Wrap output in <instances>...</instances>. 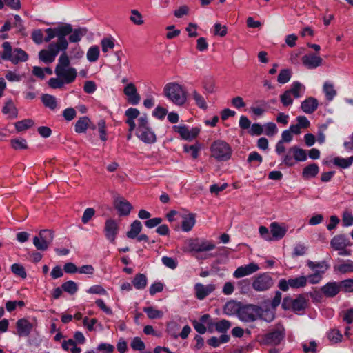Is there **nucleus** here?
<instances>
[{
	"instance_id": "a19ab883",
	"label": "nucleus",
	"mask_w": 353,
	"mask_h": 353,
	"mask_svg": "<svg viewBox=\"0 0 353 353\" xmlns=\"http://www.w3.org/2000/svg\"><path fill=\"white\" fill-rule=\"evenodd\" d=\"M307 278L305 276H301L290 279V286L292 288H303L307 285Z\"/></svg>"
},
{
	"instance_id": "c756f323",
	"label": "nucleus",
	"mask_w": 353,
	"mask_h": 353,
	"mask_svg": "<svg viewBox=\"0 0 353 353\" xmlns=\"http://www.w3.org/2000/svg\"><path fill=\"white\" fill-rule=\"evenodd\" d=\"M288 92L295 99L300 98L304 94L305 87L299 81H294L292 83L290 89L288 90Z\"/></svg>"
},
{
	"instance_id": "cd10ccee",
	"label": "nucleus",
	"mask_w": 353,
	"mask_h": 353,
	"mask_svg": "<svg viewBox=\"0 0 353 353\" xmlns=\"http://www.w3.org/2000/svg\"><path fill=\"white\" fill-rule=\"evenodd\" d=\"M270 231L272 240L281 239L286 233V230L280 226L276 222H273L270 224Z\"/></svg>"
},
{
	"instance_id": "69168bd1",
	"label": "nucleus",
	"mask_w": 353,
	"mask_h": 353,
	"mask_svg": "<svg viewBox=\"0 0 353 353\" xmlns=\"http://www.w3.org/2000/svg\"><path fill=\"white\" fill-rule=\"evenodd\" d=\"M130 346L134 350L142 351L145 349V343L139 337H134L132 339Z\"/></svg>"
},
{
	"instance_id": "ddd939ff",
	"label": "nucleus",
	"mask_w": 353,
	"mask_h": 353,
	"mask_svg": "<svg viewBox=\"0 0 353 353\" xmlns=\"http://www.w3.org/2000/svg\"><path fill=\"white\" fill-rule=\"evenodd\" d=\"M188 246L191 251L196 252L210 251L215 248V245L212 242L200 239L190 240Z\"/></svg>"
},
{
	"instance_id": "864d4df0",
	"label": "nucleus",
	"mask_w": 353,
	"mask_h": 353,
	"mask_svg": "<svg viewBox=\"0 0 353 353\" xmlns=\"http://www.w3.org/2000/svg\"><path fill=\"white\" fill-rule=\"evenodd\" d=\"M216 330L219 333H225L231 327V323L226 320L222 319L214 323Z\"/></svg>"
},
{
	"instance_id": "8fccbe9b",
	"label": "nucleus",
	"mask_w": 353,
	"mask_h": 353,
	"mask_svg": "<svg viewBox=\"0 0 353 353\" xmlns=\"http://www.w3.org/2000/svg\"><path fill=\"white\" fill-rule=\"evenodd\" d=\"M203 88L208 94H212L216 90V85L214 80L211 77L205 78L203 81Z\"/></svg>"
},
{
	"instance_id": "774afa93",
	"label": "nucleus",
	"mask_w": 353,
	"mask_h": 353,
	"mask_svg": "<svg viewBox=\"0 0 353 353\" xmlns=\"http://www.w3.org/2000/svg\"><path fill=\"white\" fill-rule=\"evenodd\" d=\"M265 134L268 137H272L278 132L276 124L273 122H269L265 124Z\"/></svg>"
},
{
	"instance_id": "3c124183",
	"label": "nucleus",
	"mask_w": 353,
	"mask_h": 353,
	"mask_svg": "<svg viewBox=\"0 0 353 353\" xmlns=\"http://www.w3.org/2000/svg\"><path fill=\"white\" fill-rule=\"evenodd\" d=\"M34 125V121L32 119H23L17 121L14 123L15 128L18 132L24 131Z\"/></svg>"
},
{
	"instance_id": "f257e3e1",
	"label": "nucleus",
	"mask_w": 353,
	"mask_h": 353,
	"mask_svg": "<svg viewBox=\"0 0 353 353\" xmlns=\"http://www.w3.org/2000/svg\"><path fill=\"white\" fill-rule=\"evenodd\" d=\"M70 58L66 52H63L58 59V63L55 67L54 72L57 77L63 79L66 84L74 82L77 76V70L71 67Z\"/></svg>"
},
{
	"instance_id": "b1692460",
	"label": "nucleus",
	"mask_w": 353,
	"mask_h": 353,
	"mask_svg": "<svg viewBox=\"0 0 353 353\" xmlns=\"http://www.w3.org/2000/svg\"><path fill=\"white\" fill-rule=\"evenodd\" d=\"M341 290L340 283L329 282L321 288V292L327 297H334Z\"/></svg>"
},
{
	"instance_id": "13d9d810",
	"label": "nucleus",
	"mask_w": 353,
	"mask_h": 353,
	"mask_svg": "<svg viewBox=\"0 0 353 353\" xmlns=\"http://www.w3.org/2000/svg\"><path fill=\"white\" fill-rule=\"evenodd\" d=\"M12 272L17 276L25 279L27 276V274L24 267L19 263H14L11 266Z\"/></svg>"
},
{
	"instance_id": "9b49d317",
	"label": "nucleus",
	"mask_w": 353,
	"mask_h": 353,
	"mask_svg": "<svg viewBox=\"0 0 353 353\" xmlns=\"http://www.w3.org/2000/svg\"><path fill=\"white\" fill-rule=\"evenodd\" d=\"M274 284L272 278L268 274H260L253 279L252 286L257 292L269 290Z\"/></svg>"
},
{
	"instance_id": "f3484780",
	"label": "nucleus",
	"mask_w": 353,
	"mask_h": 353,
	"mask_svg": "<svg viewBox=\"0 0 353 353\" xmlns=\"http://www.w3.org/2000/svg\"><path fill=\"white\" fill-rule=\"evenodd\" d=\"M259 270V267L256 263H250L245 265H242L234 272L233 276L239 279L245 276L250 275Z\"/></svg>"
},
{
	"instance_id": "49530a36",
	"label": "nucleus",
	"mask_w": 353,
	"mask_h": 353,
	"mask_svg": "<svg viewBox=\"0 0 353 353\" xmlns=\"http://www.w3.org/2000/svg\"><path fill=\"white\" fill-rule=\"evenodd\" d=\"M41 101L45 106L54 110L57 107V100L54 96L50 94H43L41 97Z\"/></svg>"
},
{
	"instance_id": "393cba45",
	"label": "nucleus",
	"mask_w": 353,
	"mask_h": 353,
	"mask_svg": "<svg viewBox=\"0 0 353 353\" xmlns=\"http://www.w3.org/2000/svg\"><path fill=\"white\" fill-rule=\"evenodd\" d=\"M319 103L316 99L308 97L301 105V110L306 114L313 113L318 108Z\"/></svg>"
},
{
	"instance_id": "9d476101",
	"label": "nucleus",
	"mask_w": 353,
	"mask_h": 353,
	"mask_svg": "<svg viewBox=\"0 0 353 353\" xmlns=\"http://www.w3.org/2000/svg\"><path fill=\"white\" fill-rule=\"evenodd\" d=\"M260 311L261 307L257 305L251 304L241 305L238 317L244 322H253L257 319Z\"/></svg>"
},
{
	"instance_id": "72a5a7b5",
	"label": "nucleus",
	"mask_w": 353,
	"mask_h": 353,
	"mask_svg": "<svg viewBox=\"0 0 353 353\" xmlns=\"http://www.w3.org/2000/svg\"><path fill=\"white\" fill-rule=\"evenodd\" d=\"M148 283L147 277L143 274H137L132 281V284L137 290L144 289Z\"/></svg>"
},
{
	"instance_id": "4be33fe9",
	"label": "nucleus",
	"mask_w": 353,
	"mask_h": 353,
	"mask_svg": "<svg viewBox=\"0 0 353 353\" xmlns=\"http://www.w3.org/2000/svg\"><path fill=\"white\" fill-rule=\"evenodd\" d=\"M136 135L145 143H153L156 141V135L150 127L145 128L144 130H137Z\"/></svg>"
},
{
	"instance_id": "c03bdc74",
	"label": "nucleus",
	"mask_w": 353,
	"mask_h": 353,
	"mask_svg": "<svg viewBox=\"0 0 353 353\" xmlns=\"http://www.w3.org/2000/svg\"><path fill=\"white\" fill-rule=\"evenodd\" d=\"M100 50L97 46H92L88 48L86 57L90 62H96L99 57Z\"/></svg>"
},
{
	"instance_id": "052dcab7",
	"label": "nucleus",
	"mask_w": 353,
	"mask_h": 353,
	"mask_svg": "<svg viewBox=\"0 0 353 353\" xmlns=\"http://www.w3.org/2000/svg\"><path fill=\"white\" fill-rule=\"evenodd\" d=\"M101 45L102 48V51L103 52H107L109 50H112L114 47V42L112 38H103L101 41Z\"/></svg>"
},
{
	"instance_id": "6e6d98bb",
	"label": "nucleus",
	"mask_w": 353,
	"mask_h": 353,
	"mask_svg": "<svg viewBox=\"0 0 353 353\" xmlns=\"http://www.w3.org/2000/svg\"><path fill=\"white\" fill-rule=\"evenodd\" d=\"M301 346L305 353L317 352V343L315 341H305L301 343Z\"/></svg>"
},
{
	"instance_id": "39448f33",
	"label": "nucleus",
	"mask_w": 353,
	"mask_h": 353,
	"mask_svg": "<svg viewBox=\"0 0 353 353\" xmlns=\"http://www.w3.org/2000/svg\"><path fill=\"white\" fill-rule=\"evenodd\" d=\"M44 31L47 34V36L44 38L45 42H49L57 37L58 38L57 41L56 42H52L51 43H55L63 48H68V41L65 37L68 31L67 28H63V25L53 28H48Z\"/></svg>"
},
{
	"instance_id": "aec40b11",
	"label": "nucleus",
	"mask_w": 353,
	"mask_h": 353,
	"mask_svg": "<svg viewBox=\"0 0 353 353\" xmlns=\"http://www.w3.org/2000/svg\"><path fill=\"white\" fill-rule=\"evenodd\" d=\"M194 290L196 297L199 300H203L215 290V285L213 284L204 285L198 283L195 284Z\"/></svg>"
},
{
	"instance_id": "dca6fc26",
	"label": "nucleus",
	"mask_w": 353,
	"mask_h": 353,
	"mask_svg": "<svg viewBox=\"0 0 353 353\" xmlns=\"http://www.w3.org/2000/svg\"><path fill=\"white\" fill-rule=\"evenodd\" d=\"M352 245L349 238L343 234L335 235L330 241V246L334 250H341Z\"/></svg>"
},
{
	"instance_id": "680f3d73",
	"label": "nucleus",
	"mask_w": 353,
	"mask_h": 353,
	"mask_svg": "<svg viewBox=\"0 0 353 353\" xmlns=\"http://www.w3.org/2000/svg\"><path fill=\"white\" fill-rule=\"evenodd\" d=\"M65 84L66 83L58 77L50 78L48 81L49 86L53 89L62 88Z\"/></svg>"
},
{
	"instance_id": "1a4fd4ad",
	"label": "nucleus",
	"mask_w": 353,
	"mask_h": 353,
	"mask_svg": "<svg viewBox=\"0 0 353 353\" xmlns=\"http://www.w3.org/2000/svg\"><path fill=\"white\" fill-rule=\"evenodd\" d=\"M68 48H63L55 43H50L47 50H41L39 52V59L45 63H51L60 52H65Z\"/></svg>"
},
{
	"instance_id": "412c9836",
	"label": "nucleus",
	"mask_w": 353,
	"mask_h": 353,
	"mask_svg": "<svg viewBox=\"0 0 353 353\" xmlns=\"http://www.w3.org/2000/svg\"><path fill=\"white\" fill-rule=\"evenodd\" d=\"M17 334L19 336H28L33 327L32 324L26 319H20L16 323Z\"/></svg>"
},
{
	"instance_id": "58836bf2",
	"label": "nucleus",
	"mask_w": 353,
	"mask_h": 353,
	"mask_svg": "<svg viewBox=\"0 0 353 353\" xmlns=\"http://www.w3.org/2000/svg\"><path fill=\"white\" fill-rule=\"evenodd\" d=\"M334 270L336 272H339L341 274H346L349 272H353V261L350 260H347L341 263V264H339L337 265H335L334 267Z\"/></svg>"
},
{
	"instance_id": "e2e57ef3",
	"label": "nucleus",
	"mask_w": 353,
	"mask_h": 353,
	"mask_svg": "<svg viewBox=\"0 0 353 353\" xmlns=\"http://www.w3.org/2000/svg\"><path fill=\"white\" fill-rule=\"evenodd\" d=\"M341 290L346 293L353 292V279H348L341 281Z\"/></svg>"
},
{
	"instance_id": "7ed1b4c3",
	"label": "nucleus",
	"mask_w": 353,
	"mask_h": 353,
	"mask_svg": "<svg viewBox=\"0 0 353 353\" xmlns=\"http://www.w3.org/2000/svg\"><path fill=\"white\" fill-rule=\"evenodd\" d=\"M211 157L218 161H227L232 157L231 146L225 141L216 140L210 146Z\"/></svg>"
},
{
	"instance_id": "ea45409f",
	"label": "nucleus",
	"mask_w": 353,
	"mask_h": 353,
	"mask_svg": "<svg viewBox=\"0 0 353 353\" xmlns=\"http://www.w3.org/2000/svg\"><path fill=\"white\" fill-rule=\"evenodd\" d=\"M191 96L194 100L196 105L201 109L206 110L208 105L203 95L198 92L196 90L192 91Z\"/></svg>"
},
{
	"instance_id": "603ef678",
	"label": "nucleus",
	"mask_w": 353,
	"mask_h": 353,
	"mask_svg": "<svg viewBox=\"0 0 353 353\" xmlns=\"http://www.w3.org/2000/svg\"><path fill=\"white\" fill-rule=\"evenodd\" d=\"M61 288L70 294H74L78 290V285L73 281H68L61 285Z\"/></svg>"
},
{
	"instance_id": "4468645a",
	"label": "nucleus",
	"mask_w": 353,
	"mask_h": 353,
	"mask_svg": "<svg viewBox=\"0 0 353 353\" xmlns=\"http://www.w3.org/2000/svg\"><path fill=\"white\" fill-rule=\"evenodd\" d=\"M63 28L68 29V32L66 34V36L69 35L68 40L70 43L79 42L82 37L88 32L87 28L79 27L78 28L73 29L72 25L70 23L63 24Z\"/></svg>"
},
{
	"instance_id": "09e8293b",
	"label": "nucleus",
	"mask_w": 353,
	"mask_h": 353,
	"mask_svg": "<svg viewBox=\"0 0 353 353\" xmlns=\"http://www.w3.org/2000/svg\"><path fill=\"white\" fill-rule=\"evenodd\" d=\"M62 347L65 350H70L72 353H80L81 350L80 347L77 346L75 341L72 339L63 341Z\"/></svg>"
},
{
	"instance_id": "4d7b16f0",
	"label": "nucleus",
	"mask_w": 353,
	"mask_h": 353,
	"mask_svg": "<svg viewBox=\"0 0 353 353\" xmlns=\"http://www.w3.org/2000/svg\"><path fill=\"white\" fill-rule=\"evenodd\" d=\"M10 144L14 150L27 149V142L23 138L12 139L10 140Z\"/></svg>"
},
{
	"instance_id": "c85d7f7f",
	"label": "nucleus",
	"mask_w": 353,
	"mask_h": 353,
	"mask_svg": "<svg viewBox=\"0 0 353 353\" xmlns=\"http://www.w3.org/2000/svg\"><path fill=\"white\" fill-rule=\"evenodd\" d=\"M333 164L340 168L346 169L350 168L353 163V156L347 158H343L341 157H334L332 159Z\"/></svg>"
},
{
	"instance_id": "338daca9",
	"label": "nucleus",
	"mask_w": 353,
	"mask_h": 353,
	"mask_svg": "<svg viewBox=\"0 0 353 353\" xmlns=\"http://www.w3.org/2000/svg\"><path fill=\"white\" fill-rule=\"evenodd\" d=\"M31 38L36 44H41L44 41L43 32L41 29L33 30L31 34Z\"/></svg>"
},
{
	"instance_id": "5fc2aeb1",
	"label": "nucleus",
	"mask_w": 353,
	"mask_h": 353,
	"mask_svg": "<svg viewBox=\"0 0 353 353\" xmlns=\"http://www.w3.org/2000/svg\"><path fill=\"white\" fill-rule=\"evenodd\" d=\"M292 72L290 70L283 69L280 71L278 75L277 81L279 83L281 84L286 83L290 80Z\"/></svg>"
},
{
	"instance_id": "f704fd0d",
	"label": "nucleus",
	"mask_w": 353,
	"mask_h": 353,
	"mask_svg": "<svg viewBox=\"0 0 353 353\" xmlns=\"http://www.w3.org/2000/svg\"><path fill=\"white\" fill-rule=\"evenodd\" d=\"M90 123V120L88 117H81L75 123L74 130L77 133L85 132Z\"/></svg>"
},
{
	"instance_id": "423d86ee",
	"label": "nucleus",
	"mask_w": 353,
	"mask_h": 353,
	"mask_svg": "<svg viewBox=\"0 0 353 353\" xmlns=\"http://www.w3.org/2000/svg\"><path fill=\"white\" fill-rule=\"evenodd\" d=\"M285 336V329L283 325L278 324L269 332L263 335L262 343L268 345H277Z\"/></svg>"
},
{
	"instance_id": "a211bd4d",
	"label": "nucleus",
	"mask_w": 353,
	"mask_h": 353,
	"mask_svg": "<svg viewBox=\"0 0 353 353\" xmlns=\"http://www.w3.org/2000/svg\"><path fill=\"white\" fill-rule=\"evenodd\" d=\"M302 62L307 69H314L322 65L323 59L321 57L311 53L303 56Z\"/></svg>"
},
{
	"instance_id": "473e14b6",
	"label": "nucleus",
	"mask_w": 353,
	"mask_h": 353,
	"mask_svg": "<svg viewBox=\"0 0 353 353\" xmlns=\"http://www.w3.org/2000/svg\"><path fill=\"white\" fill-rule=\"evenodd\" d=\"M323 91L327 101H331L336 96V90L334 89V84L331 82L326 81L323 86Z\"/></svg>"
},
{
	"instance_id": "4c0bfd02",
	"label": "nucleus",
	"mask_w": 353,
	"mask_h": 353,
	"mask_svg": "<svg viewBox=\"0 0 353 353\" xmlns=\"http://www.w3.org/2000/svg\"><path fill=\"white\" fill-rule=\"evenodd\" d=\"M2 112L4 114H8L10 119L17 117V110L12 100H8L6 102L5 105L3 107Z\"/></svg>"
},
{
	"instance_id": "c9c22d12",
	"label": "nucleus",
	"mask_w": 353,
	"mask_h": 353,
	"mask_svg": "<svg viewBox=\"0 0 353 353\" xmlns=\"http://www.w3.org/2000/svg\"><path fill=\"white\" fill-rule=\"evenodd\" d=\"M319 171V168L318 165L312 163L303 168L302 174L305 179L313 178L318 174Z\"/></svg>"
},
{
	"instance_id": "e433bc0d",
	"label": "nucleus",
	"mask_w": 353,
	"mask_h": 353,
	"mask_svg": "<svg viewBox=\"0 0 353 353\" xmlns=\"http://www.w3.org/2000/svg\"><path fill=\"white\" fill-rule=\"evenodd\" d=\"M141 223L138 220H135L131 223L130 230L127 232L126 236L129 239H134L141 232Z\"/></svg>"
},
{
	"instance_id": "2eb2a0df",
	"label": "nucleus",
	"mask_w": 353,
	"mask_h": 353,
	"mask_svg": "<svg viewBox=\"0 0 353 353\" xmlns=\"http://www.w3.org/2000/svg\"><path fill=\"white\" fill-rule=\"evenodd\" d=\"M118 232L119 225L117 221L112 219H107L104 225V233L106 239L111 243H114Z\"/></svg>"
},
{
	"instance_id": "79ce46f5",
	"label": "nucleus",
	"mask_w": 353,
	"mask_h": 353,
	"mask_svg": "<svg viewBox=\"0 0 353 353\" xmlns=\"http://www.w3.org/2000/svg\"><path fill=\"white\" fill-rule=\"evenodd\" d=\"M143 312L146 313L150 319H161L163 316V312L161 310H157L154 307H145L143 309Z\"/></svg>"
},
{
	"instance_id": "f03ea898",
	"label": "nucleus",
	"mask_w": 353,
	"mask_h": 353,
	"mask_svg": "<svg viewBox=\"0 0 353 353\" xmlns=\"http://www.w3.org/2000/svg\"><path fill=\"white\" fill-rule=\"evenodd\" d=\"M164 95L176 105H183L186 100L187 96L182 85L177 83H168L163 88Z\"/></svg>"
},
{
	"instance_id": "f8f14e48",
	"label": "nucleus",
	"mask_w": 353,
	"mask_h": 353,
	"mask_svg": "<svg viewBox=\"0 0 353 353\" xmlns=\"http://www.w3.org/2000/svg\"><path fill=\"white\" fill-rule=\"evenodd\" d=\"M174 132L179 134L181 139L188 141H192L195 139L200 132V129L197 127L189 129L187 125H179L172 127Z\"/></svg>"
},
{
	"instance_id": "20e7f679",
	"label": "nucleus",
	"mask_w": 353,
	"mask_h": 353,
	"mask_svg": "<svg viewBox=\"0 0 353 353\" xmlns=\"http://www.w3.org/2000/svg\"><path fill=\"white\" fill-rule=\"evenodd\" d=\"M2 48L3 49V60L10 61L13 64H17L19 62H25L28 59V55L23 50L19 48L12 50L8 41L3 42Z\"/></svg>"
},
{
	"instance_id": "6e6552de",
	"label": "nucleus",
	"mask_w": 353,
	"mask_h": 353,
	"mask_svg": "<svg viewBox=\"0 0 353 353\" xmlns=\"http://www.w3.org/2000/svg\"><path fill=\"white\" fill-rule=\"evenodd\" d=\"M54 239L53 232L50 230H41L37 236L33 238V244L40 251L48 250Z\"/></svg>"
},
{
	"instance_id": "5701e85b",
	"label": "nucleus",
	"mask_w": 353,
	"mask_h": 353,
	"mask_svg": "<svg viewBox=\"0 0 353 353\" xmlns=\"http://www.w3.org/2000/svg\"><path fill=\"white\" fill-rule=\"evenodd\" d=\"M114 207L120 216H128L132 208V205L124 199H117L114 201Z\"/></svg>"
},
{
	"instance_id": "a18cd8bd",
	"label": "nucleus",
	"mask_w": 353,
	"mask_h": 353,
	"mask_svg": "<svg viewBox=\"0 0 353 353\" xmlns=\"http://www.w3.org/2000/svg\"><path fill=\"white\" fill-rule=\"evenodd\" d=\"M201 148V145L199 143H196L194 145L183 146V150L185 152L190 153L191 157L193 159H196L199 156V152Z\"/></svg>"
},
{
	"instance_id": "6ab92c4d",
	"label": "nucleus",
	"mask_w": 353,
	"mask_h": 353,
	"mask_svg": "<svg viewBox=\"0 0 353 353\" xmlns=\"http://www.w3.org/2000/svg\"><path fill=\"white\" fill-rule=\"evenodd\" d=\"M124 94L128 97V101L132 105H137L140 100L141 97L137 93V88L132 83H128L123 90Z\"/></svg>"
},
{
	"instance_id": "7c9ffc66",
	"label": "nucleus",
	"mask_w": 353,
	"mask_h": 353,
	"mask_svg": "<svg viewBox=\"0 0 353 353\" xmlns=\"http://www.w3.org/2000/svg\"><path fill=\"white\" fill-rule=\"evenodd\" d=\"M239 303L235 301H228L224 306L223 311L227 315L239 314L241 308Z\"/></svg>"
},
{
	"instance_id": "de8ad7c7",
	"label": "nucleus",
	"mask_w": 353,
	"mask_h": 353,
	"mask_svg": "<svg viewBox=\"0 0 353 353\" xmlns=\"http://www.w3.org/2000/svg\"><path fill=\"white\" fill-rule=\"evenodd\" d=\"M259 103L260 106H252L250 108V112L256 117H261L265 111V108L267 105V102L264 100L258 101L256 102Z\"/></svg>"
},
{
	"instance_id": "0eeeda50",
	"label": "nucleus",
	"mask_w": 353,
	"mask_h": 353,
	"mask_svg": "<svg viewBox=\"0 0 353 353\" xmlns=\"http://www.w3.org/2000/svg\"><path fill=\"white\" fill-rule=\"evenodd\" d=\"M307 300L301 294L296 299L286 296L283 299L281 304L283 309L285 310L291 309L295 312L303 311L307 307Z\"/></svg>"
},
{
	"instance_id": "a878e982",
	"label": "nucleus",
	"mask_w": 353,
	"mask_h": 353,
	"mask_svg": "<svg viewBox=\"0 0 353 353\" xmlns=\"http://www.w3.org/2000/svg\"><path fill=\"white\" fill-rule=\"evenodd\" d=\"M307 265L308 268L318 272L321 274H324L330 268V265L325 261H319V262H314L312 261H308L307 262Z\"/></svg>"
},
{
	"instance_id": "bb28decb",
	"label": "nucleus",
	"mask_w": 353,
	"mask_h": 353,
	"mask_svg": "<svg viewBox=\"0 0 353 353\" xmlns=\"http://www.w3.org/2000/svg\"><path fill=\"white\" fill-rule=\"evenodd\" d=\"M183 220L181 222V228L183 232L190 231L194 225H195V214L190 213L188 214L183 216Z\"/></svg>"
},
{
	"instance_id": "0e129e2a",
	"label": "nucleus",
	"mask_w": 353,
	"mask_h": 353,
	"mask_svg": "<svg viewBox=\"0 0 353 353\" xmlns=\"http://www.w3.org/2000/svg\"><path fill=\"white\" fill-rule=\"evenodd\" d=\"M280 99L282 105L284 107H288L293 103V99L292 97V94L288 92V90L285 91L281 96Z\"/></svg>"
},
{
	"instance_id": "2f4dec72",
	"label": "nucleus",
	"mask_w": 353,
	"mask_h": 353,
	"mask_svg": "<svg viewBox=\"0 0 353 353\" xmlns=\"http://www.w3.org/2000/svg\"><path fill=\"white\" fill-rule=\"evenodd\" d=\"M230 339V336L228 334H223L219 337L212 336L210 338L207 343L211 347H218L221 344L228 343Z\"/></svg>"
},
{
	"instance_id": "37998d69",
	"label": "nucleus",
	"mask_w": 353,
	"mask_h": 353,
	"mask_svg": "<svg viewBox=\"0 0 353 353\" xmlns=\"http://www.w3.org/2000/svg\"><path fill=\"white\" fill-rule=\"evenodd\" d=\"M289 152H292L295 162L304 161L307 159L306 152L303 149L294 146L290 148Z\"/></svg>"
},
{
	"instance_id": "bf43d9fd",
	"label": "nucleus",
	"mask_w": 353,
	"mask_h": 353,
	"mask_svg": "<svg viewBox=\"0 0 353 353\" xmlns=\"http://www.w3.org/2000/svg\"><path fill=\"white\" fill-rule=\"evenodd\" d=\"M258 318H260L267 322H271L274 319V314L270 310H264L261 307V311L259 314Z\"/></svg>"
}]
</instances>
